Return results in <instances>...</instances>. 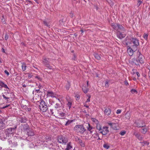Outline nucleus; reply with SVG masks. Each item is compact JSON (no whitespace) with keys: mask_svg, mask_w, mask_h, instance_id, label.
<instances>
[{"mask_svg":"<svg viewBox=\"0 0 150 150\" xmlns=\"http://www.w3.org/2000/svg\"><path fill=\"white\" fill-rule=\"evenodd\" d=\"M90 98H91L90 96H89L88 98L87 99V100L86 101V103L89 102L90 101Z\"/></svg>","mask_w":150,"mask_h":150,"instance_id":"49530a36","label":"nucleus"},{"mask_svg":"<svg viewBox=\"0 0 150 150\" xmlns=\"http://www.w3.org/2000/svg\"><path fill=\"white\" fill-rule=\"evenodd\" d=\"M9 94V93L7 92H5L4 93V94H3L2 96L4 98L6 99H8L9 98V97H6V96H7V94Z\"/></svg>","mask_w":150,"mask_h":150,"instance_id":"b1692460","label":"nucleus"},{"mask_svg":"<svg viewBox=\"0 0 150 150\" xmlns=\"http://www.w3.org/2000/svg\"><path fill=\"white\" fill-rule=\"evenodd\" d=\"M16 127L14 128H8L3 132L0 133V138L4 140L6 139H10L13 136V134L15 132Z\"/></svg>","mask_w":150,"mask_h":150,"instance_id":"f257e3e1","label":"nucleus"},{"mask_svg":"<svg viewBox=\"0 0 150 150\" xmlns=\"http://www.w3.org/2000/svg\"><path fill=\"white\" fill-rule=\"evenodd\" d=\"M87 128L88 130L91 133L93 132V127L90 125L88 123V126H87Z\"/></svg>","mask_w":150,"mask_h":150,"instance_id":"6ab92c4d","label":"nucleus"},{"mask_svg":"<svg viewBox=\"0 0 150 150\" xmlns=\"http://www.w3.org/2000/svg\"><path fill=\"white\" fill-rule=\"evenodd\" d=\"M108 128V127H103L99 133L102 134L103 135H106L109 132Z\"/></svg>","mask_w":150,"mask_h":150,"instance_id":"9d476101","label":"nucleus"},{"mask_svg":"<svg viewBox=\"0 0 150 150\" xmlns=\"http://www.w3.org/2000/svg\"><path fill=\"white\" fill-rule=\"evenodd\" d=\"M131 93H137V91H136V90L134 89H131Z\"/></svg>","mask_w":150,"mask_h":150,"instance_id":"ea45409f","label":"nucleus"},{"mask_svg":"<svg viewBox=\"0 0 150 150\" xmlns=\"http://www.w3.org/2000/svg\"><path fill=\"white\" fill-rule=\"evenodd\" d=\"M126 133V132L125 131L122 132H120V134L122 136L124 135Z\"/></svg>","mask_w":150,"mask_h":150,"instance_id":"c03bdc74","label":"nucleus"},{"mask_svg":"<svg viewBox=\"0 0 150 150\" xmlns=\"http://www.w3.org/2000/svg\"><path fill=\"white\" fill-rule=\"evenodd\" d=\"M2 51L3 52L5 53V50L3 48H2Z\"/></svg>","mask_w":150,"mask_h":150,"instance_id":"e2e57ef3","label":"nucleus"},{"mask_svg":"<svg viewBox=\"0 0 150 150\" xmlns=\"http://www.w3.org/2000/svg\"><path fill=\"white\" fill-rule=\"evenodd\" d=\"M44 23L45 25H46L47 26H49L47 24V22L45 21H44Z\"/></svg>","mask_w":150,"mask_h":150,"instance_id":"13d9d810","label":"nucleus"},{"mask_svg":"<svg viewBox=\"0 0 150 150\" xmlns=\"http://www.w3.org/2000/svg\"><path fill=\"white\" fill-rule=\"evenodd\" d=\"M137 54L139 55V56L137 59V62H139L141 64L144 63V59L143 55L139 51L137 52Z\"/></svg>","mask_w":150,"mask_h":150,"instance_id":"6e6552de","label":"nucleus"},{"mask_svg":"<svg viewBox=\"0 0 150 150\" xmlns=\"http://www.w3.org/2000/svg\"><path fill=\"white\" fill-rule=\"evenodd\" d=\"M105 85L107 87H108L109 86V82L108 81H106L105 82Z\"/></svg>","mask_w":150,"mask_h":150,"instance_id":"58836bf2","label":"nucleus"},{"mask_svg":"<svg viewBox=\"0 0 150 150\" xmlns=\"http://www.w3.org/2000/svg\"><path fill=\"white\" fill-rule=\"evenodd\" d=\"M72 122V121L71 120H68L65 124V125L67 126L69 125Z\"/></svg>","mask_w":150,"mask_h":150,"instance_id":"e433bc0d","label":"nucleus"},{"mask_svg":"<svg viewBox=\"0 0 150 150\" xmlns=\"http://www.w3.org/2000/svg\"><path fill=\"white\" fill-rule=\"evenodd\" d=\"M4 72L6 74L7 76H8L9 75V73H8V72L6 70H5L4 71Z\"/></svg>","mask_w":150,"mask_h":150,"instance_id":"6e6d98bb","label":"nucleus"},{"mask_svg":"<svg viewBox=\"0 0 150 150\" xmlns=\"http://www.w3.org/2000/svg\"><path fill=\"white\" fill-rule=\"evenodd\" d=\"M31 77H32V76L30 75H28V77L30 78H31Z\"/></svg>","mask_w":150,"mask_h":150,"instance_id":"774afa93","label":"nucleus"},{"mask_svg":"<svg viewBox=\"0 0 150 150\" xmlns=\"http://www.w3.org/2000/svg\"><path fill=\"white\" fill-rule=\"evenodd\" d=\"M110 110L109 108L105 109L104 111L105 114L107 116L109 115L110 113Z\"/></svg>","mask_w":150,"mask_h":150,"instance_id":"a211bd4d","label":"nucleus"},{"mask_svg":"<svg viewBox=\"0 0 150 150\" xmlns=\"http://www.w3.org/2000/svg\"><path fill=\"white\" fill-rule=\"evenodd\" d=\"M60 106V105L59 103H57L55 104V108H57L58 107H59Z\"/></svg>","mask_w":150,"mask_h":150,"instance_id":"a19ab883","label":"nucleus"},{"mask_svg":"<svg viewBox=\"0 0 150 150\" xmlns=\"http://www.w3.org/2000/svg\"><path fill=\"white\" fill-rule=\"evenodd\" d=\"M103 147L107 149H108L110 147V146L109 145V144H106V143L104 144L103 145Z\"/></svg>","mask_w":150,"mask_h":150,"instance_id":"7c9ffc66","label":"nucleus"},{"mask_svg":"<svg viewBox=\"0 0 150 150\" xmlns=\"http://www.w3.org/2000/svg\"><path fill=\"white\" fill-rule=\"evenodd\" d=\"M10 106V105H6V106H4L2 108L3 109H4L5 108H6L8 107H9Z\"/></svg>","mask_w":150,"mask_h":150,"instance_id":"4d7b16f0","label":"nucleus"},{"mask_svg":"<svg viewBox=\"0 0 150 150\" xmlns=\"http://www.w3.org/2000/svg\"><path fill=\"white\" fill-rule=\"evenodd\" d=\"M35 78L37 79L38 80L41 81L42 80L41 78L39 76H37L35 77Z\"/></svg>","mask_w":150,"mask_h":150,"instance_id":"79ce46f5","label":"nucleus"},{"mask_svg":"<svg viewBox=\"0 0 150 150\" xmlns=\"http://www.w3.org/2000/svg\"><path fill=\"white\" fill-rule=\"evenodd\" d=\"M79 142L80 144V145L84 147L85 146V144L84 143V142H83L81 140H79Z\"/></svg>","mask_w":150,"mask_h":150,"instance_id":"c9c22d12","label":"nucleus"},{"mask_svg":"<svg viewBox=\"0 0 150 150\" xmlns=\"http://www.w3.org/2000/svg\"><path fill=\"white\" fill-rule=\"evenodd\" d=\"M82 90L84 93H87L88 91V88H86L85 86H83L82 88Z\"/></svg>","mask_w":150,"mask_h":150,"instance_id":"cd10ccee","label":"nucleus"},{"mask_svg":"<svg viewBox=\"0 0 150 150\" xmlns=\"http://www.w3.org/2000/svg\"><path fill=\"white\" fill-rule=\"evenodd\" d=\"M47 96H48L54 97H55L56 94L52 91H48Z\"/></svg>","mask_w":150,"mask_h":150,"instance_id":"f3484780","label":"nucleus"},{"mask_svg":"<svg viewBox=\"0 0 150 150\" xmlns=\"http://www.w3.org/2000/svg\"><path fill=\"white\" fill-rule=\"evenodd\" d=\"M107 124L113 129L115 130L117 129L118 124L117 123H114L113 122H109L107 123Z\"/></svg>","mask_w":150,"mask_h":150,"instance_id":"9b49d317","label":"nucleus"},{"mask_svg":"<svg viewBox=\"0 0 150 150\" xmlns=\"http://www.w3.org/2000/svg\"><path fill=\"white\" fill-rule=\"evenodd\" d=\"M125 84L127 86L129 85V83L127 81H125Z\"/></svg>","mask_w":150,"mask_h":150,"instance_id":"5fc2aeb1","label":"nucleus"},{"mask_svg":"<svg viewBox=\"0 0 150 150\" xmlns=\"http://www.w3.org/2000/svg\"><path fill=\"white\" fill-rule=\"evenodd\" d=\"M96 128L100 132L101 130L102 129V126L99 123L96 125Z\"/></svg>","mask_w":150,"mask_h":150,"instance_id":"5701e85b","label":"nucleus"},{"mask_svg":"<svg viewBox=\"0 0 150 150\" xmlns=\"http://www.w3.org/2000/svg\"><path fill=\"white\" fill-rule=\"evenodd\" d=\"M95 135L96 136V137H98L97 139H100V138L99 137V135L98 133H96Z\"/></svg>","mask_w":150,"mask_h":150,"instance_id":"a18cd8bd","label":"nucleus"},{"mask_svg":"<svg viewBox=\"0 0 150 150\" xmlns=\"http://www.w3.org/2000/svg\"><path fill=\"white\" fill-rule=\"evenodd\" d=\"M135 124L136 125V126L138 127H142L144 126V125H142L140 124V123H138L137 122H136Z\"/></svg>","mask_w":150,"mask_h":150,"instance_id":"473e14b6","label":"nucleus"},{"mask_svg":"<svg viewBox=\"0 0 150 150\" xmlns=\"http://www.w3.org/2000/svg\"><path fill=\"white\" fill-rule=\"evenodd\" d=\"M134 134L138 138V139H139L140 140H142L143 138L142 136L137 133H134Z\"/></svg>","mask_w":150,"mask_h":150,"instance_id":"4be33fe9","label":"nucleus"},{"mask_svg":"<svg viewBox=\"0 0 150 150\" xmlns=\"http://www.w3.org/2000/svg\"><path fill=\"white\" fill-rule=\"evenodd\" d=\"M126 45L132 47L135 50H137V47L139 45V41L136 38L129 39L126 38Z\"/></svg>","mask_w":150,"mask_h":150,"instance_id":"f03ea898","label":"nucleus"},{"mask_svg":"<svg viewBox=\"0 0 150 150\" xmlns=\"http://www.w3.org/2000/svg\"><path fill=\"white\" fill-rule=\"evenodd\" d=\"M74 129L76 132L81 134H83L86 130L84 127L83 126L80 125H76Z\"/></svg>","mask_w":150,"mask_h":150,"instance_id":"39448f33","label":"nucleus"},{"mask_svg":"<svg viewBox=\"0 0 150 150\" xmlns=\"http://www.w3.org/2000/svg\"><path fill=\"white\" fill-rule=\"evenodd\" d=\"M50 60L49 58H45L43 59L42 62L46 67L50 69H51L52 68L51 66H50Z\"/></svg>","mask_w":150,"mask_h":150,"instance_id":"1a4fd4ad","label":"nucleus"},{"mask_svg":"<svg viewBox=\"0 0 150 150\" xmlns=\"http://www.w3.org/2000/svg\"><path fill=\"white\" fill-rule=\"evenodd\" d=\"M130 117V115L129 112H127L125 114V118L127 119H129Z\"/></svg>","mask_w":150,"mask_h":150,"instance_id":"393cba45","label":"nucleus"},{"mask_svg":"<svg viewBox=\"0 0 150 150\" xmlns=\"http://www.w3.org/2000/svg\"><path fill=\"white\" fill-rule=\"evenodd\" d=\"M31 110V108L30 107H28L26 109V110L27 111H30Z\"/></svg>","mask_w":150,"mask_h":150,"instance_id":"09e8293b","label":"nucleus"},{"mask_svg":"<svg viewBox=\"0 0 150 150\" xmlns=\"http://www.w3.org/2000/svg\"><path fill=\"white\" fill-rule=\"evenodd\" d=\"M95 58L99 60L100 59V57L99 55L97 53H95L94 54Z\"/></svg>","mask_w":150,"mask_h":150,"instance_id":"c85d7f7f","label":"nucleus"},{"mask_svg":"<svg viewBox=\"0 0 150 150\" xmlns=\"http://www.w3.org/2000/svg\"><path fill=\"white\" fill-rule=\"evenodd\" d=\"M28 107L26 105H24V106H23V108L26 110V109H27V108Z\"/></svg>","mask_w":150,"mask_h":150,"instance_id":"052dcab7","label":"nucleus"},{"mask_svg":"<svg viewBox=\"0 0 150 150\" xmlns=\"http://www.w3.org/2000/svg\"><path fill=\"white\" fill-rule=\"evenodd\" d=\"M5 123L2 122H0V127H2V128L5 127Z\"/></svg>","mask_w":150,"mask_h":150,"instance_id":"f704fd0d","label":"nucleus"},{"mask_svg":"<svg viewBox=\"0 0 150 150\" xmlns=\"http://www.w3.org/2000/svg\"><path fill=\"white\" fill-rule=\"evenodd\" d=\"M22 130L23 131H27L29 129V126L27 124L21 125L20 127Z\"/></svg>","mask_w":150,"mask_h":150,"instance_id":"4468645a","label":"nucleus"},{"mask_svg":"<svg viewBox=\"0 0 150 150\" xmlns=\"http://www.w3.org/2000/svg\"><path fill=\"white\" fill-rule=\"evenodd\" d=\"M58 142L60 143L65 144L67 142L68 140L67 138L62 137L59 136L57 138Z\"/></svg>","mask_w":150,"mask_h":150,"instance_id":"0eeeda50","label":"nucleus"},{"mask_svg":"<svg viewBox=\"0 0 150 150\" xmlns=\"http://www.w3.org/2000/svg\"><path fill=\"white\" fill-rule=\"evenodd\" d=\"M117 36L119 38L121 39L125 37V35L124 34L122 33L119 31L117 33Z\"/></svg>","mask_w":150,"mask_h":150,"instance_id":"2eb2a0df","label":"nucleus"},{"mask_svg":"<svg viewBox=\"0 0 150 150\" xmlns=\"http://www.w3.org/2000/svg\"><path fill=\"white\" fill-rule=\"evenodd\" d=\"M121 112V110H117V111L116 113L117 114H119Z\"/></svg>","mask_w":150,"mask_h":150,"instance_id":"3c124183","label":"nucleus"},{"mask_svg":"<svg viewBox=\"0 0 150 150\" xmlns=\"http://www.w3.org/2000/svg\"><path fill=\"white\" fill-rule=\"evenodd\" d=\"M70 143H69L67 146V147L65 149V150H70L71 148H72L71 146L70 145Z\"/></svg>","mask_w":150,"mask_h":150,"instance_id":"bb28decb","label":"nucleus"},{"mask_svg":"<svg viewBox=\"0 0 150 150\" xmlns=\"http://www.w3.org/2000/svg\"><path fill=\"white\" fill-rule=\"evenodd\" d=\"M141 122V123H142L141 125H144V122L142 121Z\"/></svg>","mask_w":150,"mask_h":150,"instance_id":"69168bd1","label":"nucleus"},{"mask_svg":"<svg viewBox=\"0 0 150 150\" xmlns=\"http://www.w3.org/2000/svg\"><path fill=\"white\" fill-rule=\"evenodd\" d=\"M20 121L21 122H25L26 121V117H21L20 118Z\"/></svg>","mask_w":150,"mask_h":150,"instance_id":"a878e982","label":"nucleus"},{"mask_svg":"<svg viewBox=\"0 0 150 150\" xmlns=\"http://www.w3.org/2000/svg\"><path fill=\"white\" fill-rule=\"evenodd\" d=\"M26 66L25 65V64L23 63L22 65V68L23 71H25L26 70Z\"/></svg>","mask_w":150,"mask_h":150,"instance_id":"2f4dec72","label":"nucleus"},{"mask_svg":"<svg viewBox=\"0 0 150 150\" xmlns=\"http://www.w3.org/2000/svg\"><path fill=\"white\" fill-rule=\"evenodd\" d=\"M27 134L28 136H33L34 134V132L32 130H28L27 131Z\"/></svg>","mask_w":150,"mask_h":150,"instance_id":"412c9836","label":"nucleus"},{"mask_svg":"<svg viewBox=\"0 0 150 150\" xmlns=\"http://www.w3.org/2000/svg\"><path fill=\"white\" fill-rule=\"evenodd\" d=\"M76 100H78L79 99L80 97L79 95H76Z\"/></svg>","mask_w":150,"mask_h":150,"instance_id":"864d4df0","label":"nucleus"},{"mask_svg":"<svg viewBox=\"0 0 150 150\" xmlns=\"http://www.w3.org/2000/svg\"><path fill=\"white\" fill-rule=\"evenodd\" d=\"M9 144L11 145L12 147H15L17 146V144L16 141H15L14 139L12 140L8 139Z\"/></svg>","mask_w":150,"mask_h":150,"instance_id":"ddd939ff","label":"nucleus"},{"mask_svg":"<svg viewBox=\"0 0 150 150\" xmlns=\"http://www.w3.org/2000/svg\"><path fill=\"white\" fill-rule=\"evenodd\" d=\"M39 89H36L35 90V91H33V93L34 94L35 93H38V91H39Z\"/></svg>","mask_w":150,"mask_h":150,"instance_id":"603ef678","label":"nucleus"},{"mask_svg":"<svg viewBox=\"0 0 150 150\" xmlns=\"http://www.w3.org/2000/svg\"><path fill=\"white\" fill-rule=\"evenodd\" d=\"M148 76L149 77V79L150 80V71H149L148 72Z\"/></svg>","mask_w":150,"mask_h":150,"instance_id":"680f3d73","label":"nucleus"},{"mask_svg":"<svg viewBox=\"0 0 150 150\" xmlns=\"http://www.w3.org/2000/svg\"><path fill=\"white\" fill-rule=\"evenodd\" d=\"M144 143L145 144H146L147 145H148L149 144V143L147 142H144Z\"/></svg>","mask_w":150,"mask_h":150,"instance_id":"0e129e2a","label":"nucleus"},{"mask_svg":"<svg viewBox=\"0 0 150 150\" xmlns=\"http://www.w3.org/2000/svg\"><path fill=\"white\" fill-rule=\"evenodd\" d=\"M70 87V84L69 83H68L66 86V88L67 90H68Z\"/></svg>","mask_w":150,"mask_h":150,"instance_id":"4c0bfd02","label":"nucleus"},{"mask_svg":"<svg viewBox=\"0 0 150 150\" xmlns=\"http://www.w3.org/2000/svg\"><path fill=\"white\" fill-rule=\"evenodd\" d=\"M92 120L96 125L99 123V121L95 118H92Z\"/></svg>","mask_w":150,"mask_h":150,"instance_id":"c756f323","label":"nucleus"},{"mask_svg":"<svg viewBox=\"0 0 150 150\" xmlns=\"http://www.w3.org/2000/svg\"><path fill=\"white\" fill-rule=\"evenodd\" d=\"M147 130V129L146 128L144 127L142 129V133L145 134Z\"/></svg>","mask_w":150,"mask_h":150,"instance_id":"72a5a7b5","label":"nucleus"},{"mask_svg":"<svg viewBox=\"0 0 150 150\" xmlns=\"http://www.w3.org/2000/svg\"><path fill=\"white\" fill-rule=\"evenodd\" d=\"M39 107L40 110L42 112H45L47 110V107L45 102L42 100L40 102Z\"/></svg>","mask_w":150,"mask_h":150,"instance_id":"423d86ee","label":"nucleus"},{"mask_svg":"<svg viewBox=\"0 0 150 150\" xmlns=\"http://www.w3.org/2000/svg\"><path fill=\"white\" fill-rule=\"evenodd\" d=\"M148 36V35L145 34L144 35V37L145 39L146 40Z\"/></svg>","mask_w":150,"mask_h":150,"instance_id":"8fccbe9b","label":"nucleus"},{"mask_svg":"<svg viewBox=\"0 0 150 150\" xmlns=\"http://www.w3.org/2000/svg\"><path fill=\"white\" fill-rule=\"evenodd\" d=\"M127 52L129 56H132L133 55V53L137 50H135L133 49L132 47L128 45Z\"/></svg>","mask_w":150,"mask_h":150,"instance_id":"f8f14e48","label":"nucleus"},{"mask_svg":"<svg viewBox=\"0 0 150 150\" xmlns=\"http://www.w3.org/2000/svg\"><path fill=\"white\" fill-rule=\"evenodd\" d=\"M111 26L114 30L118 31L120 30L123 31H125L124 27L119 24L116 23H112L111 24Z\"/></svg>","mask_w":150,"mask_h":150,"instance_id":"20e7f679","label":"nucleus"},{"mask_svg":"<svg viewBox=\"0 0 150 150\" xmlns=\"http://www.w3.org/2000/svg\"><path fill=\"white\" fill-rule=\"evenodd\" d=\"M67 105L69 109V110L70 109L72 104V100L71 99L70 100L67 99Z\"/></svg>","mask_w":150,"mask_h":150,"instance_id":"dca6fc26","label":"nucleus"},{"mask_svg":"<svg viewBox=\"0 0 150 150\" xmlns=\"http://www.w3.org/2000/svg\"><path fill=\"white\" fill-rule=\"evenodd\" d=\"M22 86L23 87H24V88H25L26 87V86L25 84H22Z\"/></svg>","mask_w":150,"mask_h":150,"instance_id":"338daca9","label":"nucleus"},{"mask_svg":"<svg viewBox=\"0 0 150 150\" xmlns=\"http://www.w3.org/2000/svg\"><path fill=\"white\" fill-rule=\"evenodd\" d=\"M54 116L57 118L62 119L65 117V114L61 110H55Z\"/></svg>","mask_w":150,"mask_h":150,"instance_id":"7ed1b4c3","label":"nucleus"},{"mask_svg":"<svg viewBox=\"0 0 150 150\" xmlns=\"http://www.w3.org/2000/svg\"><path fill=\"white\" fill-rule=\"evenodd\" d=\"M136 74L137 76H138V77H139L140 76V74L139 73V72H136Z\"/></svg>","mask_w":150,"mask_h":150,"instance_id":"bf43d9fd","label":"nucleus"},{"mask_svg":"<svg viewBox=\"0 0 150 150\" xmlns=\"http://www.w3.org/2000/svg\"><path fill=\"white\" fill-rule=\"evenodd\" d=\"M53 110L52 109H50V112L52 114V115H54V113L53 111Z\"/></svg>","mask_w":150,"mask_h":150,"instance_id":"37998d69","label":"nucleus"},{"mask_svg":"<svg viewBox=\"0 0 150 150\" xmlns=\"http://www.w3.org/2000/svg\"><path fill=\"white\" fill-rule=\"evenodd\" d=\"M8 38V34H6L5 35V40H7Z\"/></svg>","mask_w":150,"mask_h":150,"instance_id":"de8ad7c7","label":"nucleus"},{"mask_svg":"<svg viewBox=\"0 0 150 150\" xmlns=\"http://www.w3.org/2000/svg\"><path fill=\"white\" fill-rule=\"evenodd\" d=\"M0 86L2 87H4L5 88H7L9 89L7 85L5 84L4 83L1 81H0Z\"/></svg>","mask_w":150,"mask_h":150,"instance_id":"aec40b11","label":"nucleus"}]
</instances>
